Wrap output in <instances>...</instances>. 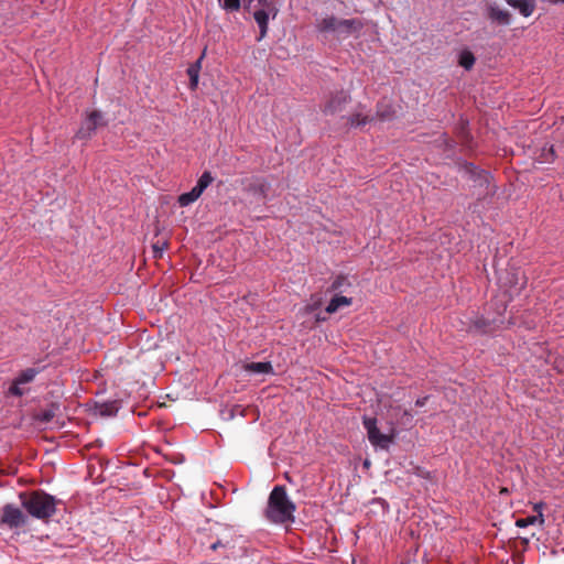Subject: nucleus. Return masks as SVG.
Here are the masks:
<instances>
[{"mask_svg": "<svg viewBox=\"0 0 564 564\" xmlns=\"http://www.w3.org/2000/svg\"><path fill=\"white\" fill-rule=\"evenodd\" d=\"M351 288V282L349 281L348 276L346 275H337L332 284L328 288V292L338 293L339 295L341 293L349 292V289Z\"/></svg>", "mask_w": 564, "mask_h": 564, "instance_id": "obj_19", "label": "nucleus"}, {"mask_svg": "<svg viewBox=\"0 0 564 564\" xmlns=\"http://www.w3.org/2000/svg\"><path fill=\"white\" fill-rule=\"evenodd\" d=\"M362 424L365 430L367 431L368 440L372 446L381 449L389 448L390 444L392 443V437L380 432V430L377 426L376 417H369L365 415L362 417Z\"/></svg>", "mask_w": 564, "mask_h": 564, "instance_id": "obj_7", "label": "nucleus"}, {"mask_svg": "<svg viewBox=\"0 0 564 564\" xmlns=\"http://www.w3.org/2000/svg\"><path fill=\"white\" fill-rule=\"evenodd\" d=\"M214 181V177L212 176V173L208 171H205L200 177L198 178L196 185L194 188L202 193L210 185V183Z\"/></svg>", "mask_w": 564, "mask_h": 564, "instance_id": "obj_28", "label": "nucleus"}, {"mask_svg": "<svg viewBox=\"0 0 564 564\" xmlns=\"http://www.w3.org/2000/svg\"><path fill=\"white\" fill-rule=\"evenodd\" d=\"M248 191L253 195L265 198L269 191V184L263 178H256L251 184H249Z\"/></svg>", "mask_w": 564, "mask_h": 564, "instance_id": "obj_21", "label": "nucleus"}, {"mask_svg": "<svg viewBox=\"0 0 564 564\" xmlns=\"http://www.w3.org/2000/svg\"><path fill=\"white\" fill-rule=\"evenodd\" d=\"M107 124L108 120L105 115L100 110H93L83 120L76 132V138L79 140L89 139L98 128L106 127Z\"/></svg>", "mask_w": 564, "mask_h": 564, "instance_id": "obj_6", "label": "nucleus"}, {"mask_svg": "<svg viewBox=\"0 0 564 564\" xmlns=\"http://www.w3.org/2000/svg\"><path fill=\"white\" fill-rule=\"evenodd\" d=\"M210 550L213 551H217L219 549H223L224 550V554L227 556L228 555V551L231 549L229 546V542H223L221 540L217 539L216 541L212 542L210 544Z\"/></svg>", "mask_w": 564, "mask_h": 564, "instance_id": "obj_30", "label": "nucleus"}, {"mask_svg": "<svg viewBox=\"0 0 564 564\" xmlns=\"http://www.w3.org/2000/svg\"><path fill=\"white\" fill-rule=\"evenodd\" d=\"M375 118L362 112H356L348 117V123L352 128H360L373 121Z\"/></svg>", "mask_w": 564, "mask_h": 564, "instance_id": "obj_22", "label": "nucleus"}, {"mask_svg": "<svg viewBox=\"0 0 564 564\" xmlns=\"http://www.w3.org/2000/svg\"><path fill=\"white\" fill-rule=\"evenodd\" d=\"M295 503L290 499L284 486L278 485L271 490L265 508V518L275 524L294 520Z\"/></svg>", "mask_w": 564, "mask_h": 564, "instance_id": "obj_2", "label": "nucleus"}, {"mask_svg": "<svg viewBox=\"0 0 564 564\" xmlns=\"http://www.w3.org/2000/svg\"><path fill=\"white\" fill-rule=\"evenodd\" d=\"M551 3V0H547Z\"/></svg>", "mask_w": 564, "mask_h": 564, "instance_id": "obj_37", "label": "nucleus"}, {"mask_svg": "<svg viewBox=\"0 0 564 564\" xmlns=\"http://www.w3.org/2000/svg\"><path fill=\"white\" fill-rule=\"evenodd\" d=\"M243 369L249 373L274 375V369L270 361L248 362L243 366Z\"/></svg>", "mask_w": 564, "mask_h": 564, "instance_id": "obj_18", "label": "nucleus"}, {"mask_svg": "<svg viewBox=\"0 0 564 564\" xmlns=\"http://www.w3.org/2000/svg\"><path fill=\"white\" fill-rule=\"evenodd\" d=\"M21 507L29 517L41 521H48L57 511L61 500L44 490L22 491L19 494Z\"/></svg>", "mask_w": 564, "mask_h": 564, "instance_id": "obj_1", "label": "nucleus"}, {"mask_svg": "<svg viewBox=\"0 0 564 564\" xmlns=\"http://www.w3.org/2000/svg\"><path fill=\"white\" fill-rule=\"evenodd\" d=\"M247 9L253 7V19L259 28L258 41L264 39L269 30L270 19L274 20L279 14V7L275 0H243Z\"/></svg>", "mask_w": 564, "mask_h": 564, "instance_id": "obj_3", "label": "nucleus"}, {"mask_svg": "<svg viewBox=\"0 0 564 564\" xmlns=\"http://www.w3.org/2000/svg\"><path fill=\"white\" fill-rule=\"evenodd\" d=\"M59 403L51 402L46 408L41 409L35 414V420L40 423L47 424L55 417V415L59 411Z\"/></svg>", "mask_w": 564, "mask_h": 564, "instance_id": "obj_17", "label": "nucleus"}, {"mask_svg": "<svg viewBox=\"0 0 564 564\" xmlns=\"http://www.w3.org/2000/svg\"><path fill=\"white\" fill-rule=\"evenodd\" d=\"M205 52H206V48L204 50L202 55L198 57V59L196 62H194L193 64H191L186 70V73L189 77V88L193 90L196 89L198 86L199 72L202 69V63L205 57Z\"/></svg>", "mask_w": 564, "mask_h": 564, "instance_id": "obj_15", "label": "nucleus"}, {"mask_svg": "<svg viewBox=\"0 0 564 564\" xmlns=\"http://www.w3.org/2000/svg\"><path fill=\"white\" fill-rule=\"evenodd\" d=\"M501 324L503 317L501 313L496 317L477 316L470 324V329L477 334L485 335L495 332Z\"/></svg>", "mask_w": 564, "mask_h": 564, "instance_id": "obj_9", "label": "nucleus"}, {"mask_svg": "<svg viewBox=\"0 0 564 564\" xmlns=\"http://www.w3.org/2000/svg\"><path fill=\"white\" fill-rule=\"evenodd\" d=\"M341 19L330 14L316 21V31L324 34L336 35Z\"/></svg>", "mask_w": 564, "mask_h": 564, "instance_id": "obj_12", "label": "nucleus"}, {"mask_svg": "<svg viewBox=\"0 0 564 564\" xmlns=\"http://www.w3.org/2000/svg\"><path fill=\"white\" fill-rule=\"evenodd\" d=\"M475 62L476 58L470 51L464 50L460 52L458 63L466 70H470L474 67Z\"/></svg>", "mask_w": 564, "mask_h": 564, "instance_id": "obj_26", "label": "nucleus"}, {"mask_svg": "<svg viewBox=\"0 0 564 564\" xmlns=\"http://www.w3.org/2000/svg\"><path fill=\"white\" fill-rule=\"evenodd\" d=\"M29 522L28 513H24L13 503H7L0 509V525L10 530H17Z\"/></svg>", "mask_w": 564, "mask_h": 564, "instance_id": "obj_5", "label": "nucleus"}, {"mask_svg": "<svg viewBox=\"0 0 564 564\" xmlns=\"http://www.w3.org/2000/svg\"><path fill=\"white\" fill-rule=\"evenodd\" d=\"M458 171L463 177L473 182V186L478 188V196L485 197L487 195H494L496 189L495 186H490L491 175L489 172L476 166L471 162L463 161L458 163Z\"/></svg>", "mask_w": 564, "mask_h": 564, "instance_id": "obj_4", "label": "nucleus"}, {"mask_svg": "<svg viewBox=\"0 0 564 564\" xmlns=\"http://www.w3.org/2000/svg\"><path fill=\"white\" fill-rule=\"evenodd\" d=\"M541 505H535L534 509H540Z\"/></svg>", "mask_w": 564, "mask_h": 564, "instance_id": "obj_36", "label": "nucleus"}, {"mask_svg": "<svg viewBox=\"0 0 564 564\" xmlns=\"http://www.w3.org/2000/svg\"><path fill=\"white\" fill-rule=\"evenodd\" d=\"M349 101L350 95L345 90H338L333 94L329 100L325 104L323 112L327 116L338 113L344 110Z\"/></svg>", "mask_w": 564, "mask_h": 564, "instance_id": "obj_10", "label": "nucleus"}, {"mask_svg": "<svg viewBox=\"0 0 564 564\" xmlns=\"http://www.w3.org/2000/svg\"><path fill=\"white\" fill-rule=\"evenodd\" d=\"M166 247H167L166 241H163V242L158 241L156 243H153V246H152L153 257L161 258L163 254V251L166 249Z\"/></svg>", "mask_w": 564, "mask_h": 564, "instance_id": "obj_31", "label": "nucleus"}, {"mask_svg": "<svg viewBox=\"0 0 564 564\" xmlns=\"http://www.w3.org/2000/svg\"><path fill=\"white\" fill-rule=\"evenodd\" d=\"M202 193L197 192L194 187L186 193L178 196V204L181 207H186L196 202L200 197Z\"/></svg>", "mask_w": 564, "mask_h": 564, "instance_id": "obj_24", "label": "nucleus"}, {"mask_svg": "<svg viewBox=\"0 0 564 564\" xmlns=\"http://www.w3.org/2000/svg\"><path fill=\"white\" fill-rule=\"evenodd\" d=\"M427 399L429 397H422V398H419L416 401H415V405L416 406H424L427 402Z\"/></svg>", "mask_w": 564, "mask_h": 564, "instance_id": "obj_33", "label": "nucleus"}, {"mask_svg": "<svg viewBox=\"0 0 564 564\" xmlns=\"http://www.w3.org/2000/svg\"><path fill=\"white\" fill-rule=\"evenodd\" d=\"M319 306V303H313V304H308L306 305V312L307 313H313L314 311H316Z\"/></svg>", "mask_w": 564, "mask_h": 564, "instance_id": "obj_32", "label": "nucleus"}, {"mask_svg": "<svg viewBox=\"0 0 564 564\" xmlns=\"http://www.w3.org/2000/svg\"><path fill=\"white\" fill-rule=\"evenodd\" d=\"M536 522H539L540 524L544 523V517L541 511L539 512L538 516H529L527 518L517 519L516 525L518 528H527L529 525L535 524Z\"/></svg>", "mask_w": 564, "mask_h": 564, "instance_id": "obj_25", "label": "nucleus"}, {"mask_svg": "<svg viewBox=\"0 0 564 564\" xmlns=\"http://www.w3.org/2000/svg\"><path fill=\"white\" fill-rule=\"evenodd\" d=\"M219 6L227 12H237L241 8V0H218Z\"/></svg>", "mask_w": 564, "mask_h": 564, "instance_id": "obj_29", "label": "nucleus"}, {"mask_svg": "<svg viewBox=\"0 0 564 564\" xmlns=\"http://www.w3.org/2000/svg\"><path fill=\"white\" fill-rule=\"evenodd\" d=\"M97 408H98L100 415L113 416L119 411V403H118V401L102 402V403L98 404Z\"/></svg>", "mask_w": 564, "mask_h": 564, "instance_id": "obj_23", "label": "nucleus"}, {"mask_svg": "<svg viewBox=\"0 0 564 564\" xmlns=\"http://www.w3.org/2000/svg\"><path fill=\"white\" fill-rule=\"evenodd\" d=\"M507 3L513 9L519 10L524 18L532 15L536 7L535 0H507Z\"/></svg>", "mask_w": 564, "mask_h": 564, "instance_id": "obj_14", "label": "nucleus"}, {"mask_svg": "<svg viewBox=\"0 0 564 564\" xmlns=\"http://www.w3.org/2000/svg\"><path fill=\"white\" fill-rule=\"evenodd\" d=\"M487 15L499 25H509L511 23V14L507 10L500 9L496 3L487 7Z\"/></svg>", "mask_w": 564, "mask_h": 564, "instance_id": "obj_13", "label": "nucleus"}, {"mask_svg": "<svg viewBox=\"0 0 564 564\" xmlns=\"http://www.w3.org/2000/svg\"><path fill=\"white\" fill-rule=\"evenodd\" d=\"M555 159V151L552 144H545L541 149V153L539 155V161L541 163H552Z\"/></svg>", "mask_w": 564, "mask_h": 564, "instance_id": "obj_27", "label": "nucleus"}, {"mask_svg": "<svg viewBox=\"0 0 564 564\" xmlns=\"http://www.w3.org/2000/svg\"><path fill=\"white\" fill-rule=\"evenodd\" d=\"M551 3H553V4L564 3V0H551Z\"/></svg>", "mask_w": 564, "mask_h": 564, "instance_id": "obj_35", "label": "nucleus"}, {"mask_svg": "<svg viewBox=\"0 0 564 564\" xmlns=\"http://www.w3.org/2000/svg\"><path fill=\"white\" fill-rule=\"evenodd\" d=\"M42 371V368H26L22 370L11 382L8 393L13 397H23L28 391L22 386L31 383L35 377Z\"/></svg>", "mask_w": 564, "mask_h": 564, "instance_id": "obj_8", "label": "nucleus"}, {"mask_svg": "<svg viewBox=\"0 0 564 564\" xmlns=\"http://www.w3.org/2000/svg\"><path fill=\"white\" fill-rule=\"evenodd\" d=\"M352 303L351 297L336 294L327 304L325 311L327 314L336 313L343 306H349Z\"/></svg>", "mask_w": 564, "mask_h": 564, "instance_id": "obj_20", "label": "nucleus"}, {"mask_svg": "<svg viewBox=\"0 0 564 564\" xmlns=\"http://www.w3.org/2000/svg\"><path fill=\"white\" fill-rule=\"evenodd\" d=\"M375 119H378L382 122L392 121L395 118V109L394 107L386 101L378 102L377 111Z\"/></svg>", "mask_w": 564, "mask_h": 564, "instance_id": "obj_16", "label": "nucleus"}, {"mask_svg": "<svg viewBox=\"0 0 564 564\" xmlns=\"http://www.w3.org/2000/svg\"><path fill=\"white\" fill-rule=\"evenodd\" d=\"M364 24L359 19H341L336 36L347 39L352 34L359 33Z\"/></svg>", "mask_w": 564, "mask_h": 564, "instance_id": "obj_11", "label": "nucleus"}, {"mask_svg": "<svg viewBox=\"0 0 564 564\" xmlns=\"http://www.w3.org/2000/svg\"><path fill=\"white\" fill-rule=\"evenodd\" d=\"M326 317L325 316H321L319 314L316 316V321L317 322H321V321H325Z\"/></svg>", "mask_w": 564, "mask_h": 564, "instance_id": "obj_34", "label": "nucleus"}]
</instances>
